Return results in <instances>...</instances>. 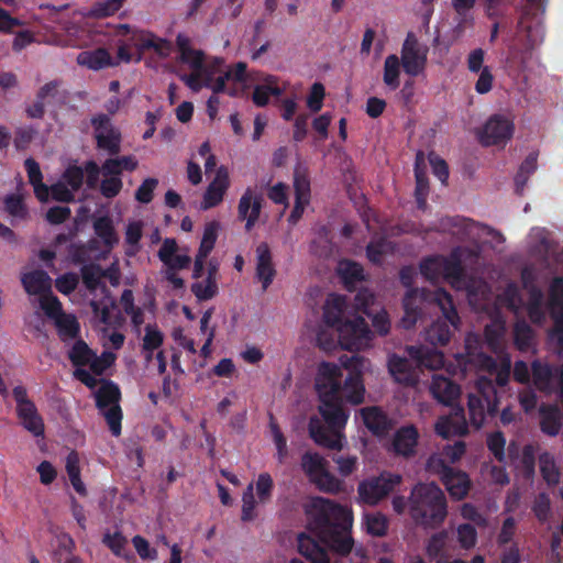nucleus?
Wrapping results in <instances>:
<instances>
[{
    "label": "nucleus",
    "mask_w": 563,
    "mask_h": 563,
    "mask_svg": "<svg viewBox=\"0 0 563 563\" xmlns=\"http://www.w3.org/2000/svg\"><path fill=\"white\" fill-rule=\"evenodd\" d=\"M368 361L361 355H352L343 361L349 371L342 383V371L334 363L321 362L318 366L314 387L319 396V417H311L308 423L310 438L319 446L341 450L350 410L345 402L360 405L364 401L365 387L363 369Z\"/></svg>",
    "instance_id": "f257e3e1"
},
{
    "label": "nucleus",
    "mask_w": 563,
    "mask_h": 563,
    "mask_svg": "<svg viewBox=\"0 0 563 563\" xmlns=\"http://www.w3.org/2000/svg\"><path fill=\"white\" fill-rule=\"evenodd\" d=\"M308 528L317 539L301 533L298 551L311 563H341L354 548L353 511L324 497H312L305 505Z\"/></svg>",
    "instance_id": "f03ea898"
},
{
    "label": "nucleus",
    "mask_w": 563,
    "mask_h": 563,
    "mask_svg": "<svg viewBox=\"0 0 563 563\" xmlns=\"http://www.w3.org/2000/svg\"><path fill=\"white\" fill-rule=\"evenodd\" d=\"M346 299L342 295L330 294L323 306L322 320L338 332V342L347 351H360L369 345L373 339L367 322L362 316L344 319Z\"/></svg>",
    "instance_id": "7ed1b4c3"
},
{
    "label": "nucleus",
    "mask_w": 563,
    "mask_h": 563,
    "mask_svg": "<svg viewBox=\"0 0 563 563\" xmlns=\"http://www.w3.org/2000/svg\"><path fill=\"white\" fill-rule=\"evenodd\" d=\"M408 504L412 520L424 528L440 527L448 516L446 497L434 483L415 485Z\"/></svg>",
    "instance_id": "20e7f679"
},
{
    "label": "nucleus",
    "mask_w": 563,
    "mask_h": 563,
    "mask_svg": "<svg viewBox=\"0 0 563 563\" xmlns=\"http://www.w3.org/2000/svg\"><path fill=\"white\" fill-rule=\"evenodd\" d=\"M432 300L440 308L442 316L426 330V341L432 346H444L450 342L453 332L459 330L461 319L451 294L443 288L433 292Z\"/></svg>",
    "instance_id": "39448f33"
},
{
    "label": "nucleus",
    "mask_w": 563,
    "mask_h": 563,
    "mask_svg": "<svg viewBox=\"0 0 563 563\" xmlns=\"http://www.w3.org/2000/svg\"><path fill=\"white\" fill-rule=\"evenodd\" d=\"M420 273L431 283L440 279L452 284L460 283L464 276L460 249H454L449 256L432 255L423 258L420 263Z\"/></svg>",
    "instance_id": "423d86ee"
},
{
    "label": "nucleus",
    "mask_w": 563,
    "mask_h": 563,
    "mask_svg": "<svg viewBox=\"0 0 563 563\" xmlns=\"http://www.w3.org/2000/svg\"><path fill=\"white\" fill-rule=\"evenodd\" d=\"M476 394L468 395V415L471 424L479 429L486 416L495 417L498 412V396L492 379L479 377L476 382Z\"/></svg>",
    "instance_id": "0eeeda50"
},
{
    "label": "nucleus",
    "mask_w": 563,
    "mask_h": 563,
    "mask_svg": "<svg viewBox=\"0 0 563 563\" xmlns=\"http://www.w3.org/2000/svg\"><path fill=\"white\" fill-rule=\"evenodd\" d=\"M427 465L430 471L440 476L452 498L461 500L466 497L471 488V481L465 472L454 470L437 455L430 456Z\"/></svg>",
    "instance_id": "6e6552de"
},
{
    "label": "nucleus",
    "mask_w": 563,
    "mask_h": 563,
    "mask_svg": "<svg viewBox=\"0 0 563 563\" xmlns=\"http://www.w3.org/2000/svg\"><path fill=\"white\" fill-rule=\"evenodd\" d=\"M402 481L401 475L384 472L362 481L357 487L358 498L367 505H376L387 497Z\"/></svg>",
    "instance_id": "1a4fd4ad"
},
{
    "label": "nucleus",
    "mask_w": 563,
    "mask_h": 563,
    "mask_svg": "<svg viewBox=\"0 0 563 563\" xmlns=\"http://www.w3.org/2000/svg\"><path fill=\"white\" fill-rule=\"evenodd\" d=\"M455 362L463 375L470 372L497 369L496 361L483 352L478 340L471 335L465 339V351L455 355Z\"/></svg>",
    "instance_id": "9d476101"
},
{
    "label": "nucleus",
    "mask_w": 563,
    "mask_h": 563,
    "mask_svg": "<svg viewBox=\"0 0 563 563\" xmlns=\"http://www.w3.org/2000/svg\"><path fill=\"white\" fill-rule=\"evenodd\" d=\"M119 33L121 35H129L128 41L140 52L154 49L159 57L165 58L168 57L173 51L172 42L168 40L156 37L150 32L132 30L129 24H121L119 26Z\"/></svg>",
    "instance_id": "9b49d317"
},
{
    "label": "nucleus",
    "mask_w": 563,
    "mask_h": 563,
    "mask_svg": "<svg viewBox=\"0 0 563 563\" xmlns=\"http://www.w3.org/2000/svg\"><path fill=\"white\" fill-rule=\"evenodd\" d=\"M514 133V123L501 114L492 115L485 123L479 141L484 146L506 144Z\"/></svg>",
    "instance_id": "f8f14e48"
},
{
    "label": "nucleus",
    "mask_w": 563,
    "mask_h": 563,
    "mask_svg": "<svg viewBox=\"0 0 563 563\" xmlns=\"http://www.w3.org/2000/svg\"><path fill=\"white\" fill-rule=\"evenodd\" d=\"M399 59L405 73L411 77H416L424 70L427 54L420 49L418 40L412 33L407 35Z\"/></svg>",
    "instance_id": "ddd939ff"
},
{
    "label": "nucleus",
    "mask_w": 563,
    "mask_h": 563,
    "mask_svg": "<svg viewBox=\"0 0 563 563\" xmlns=\"http://www.w3.org/2000/svg\"><path fill=\"white\" fill-rule=\"evenodd\" d=\"M435 432L443 439L454 435H465L468 432L464 409L460 406L452 407L449 416L441 417L435 423Z\"/></svg>",
    "instance_id": "4468645a"
},
{
    "label": "nucleus",
    "mask_w": 563,
    "mask_h": 563,
    "mask_svg": "<svg viewBox=\"0 0 563 563\" xmlns=\"http://www.w3.org/2000/svg\"><path fill=\"white\" fill-rule=\"evenodd\" d=\"M360 415L364 426L376 437H385L394 428L393 419L377 406L364 407Z\"/></svg>",
    "instance_id": "2eb2a0df"
},
{
    "label": "nucleus",
    "mask_w": 563,
    "mask_h": 563,
    "mask_svg": "<svg viewBox=\"0 0 563 563\" xmlns=\"http://www.w3.org/2000/svg\"><path fill=\"white\" fill-rule=\"evenodd\" d=\"M229 187H230L229 172H228L227 167L220 166L217 169L216 177L208 185V187L203 194L201 209L208 210V209H211V208L218 206L223 200V197Z\"/></svg>",
    "instance_id": "dca6fc26"
},
{
    "label": "nucleus",
    "mask_w": 563,
    "mask_h": 563,
    "mask_svg": "<svg viewBox=\"0 0 563 563\" xmlns=\"http://www.w3.org/2000/svg\"><path fill=\"white\" fill-rule=\"evenodd\" d=\"M426 300V291L410 288L402 299L404 317L401 324L405 329H411L422 314L421 303Z\"/></svg>",
    "instance_id": "f3484780"
},
{
    "label": "nucleus",
    "mask_w": 563,
    "mask_h": 563,
    "mask_svg": "<svg viewBox=\"0 0 563 563\" xmlns=\"http://www.w3.org/2000/svg\"><path fill=\"white\" fill-rule=\"evenodd\" d=\"M412 360L393 354L388 358V371L394 379L406 386H413L418 382V373Z\"/></svg>",
    "instance_id": "a211bd4d"
},
{
    "label": "nucleus",
    "mask_w": 563,
    "mask_h": 563,
    "mask_svg": "<svg viewBox=\"0 0 563 563\" xmlns=\"http://www.w3.org/2000/svg\"><path fill=\"white\" fill-rule=\"evenodd\" d=\"M262 209V199L255 192L247 188L242 195L239 206L238 216L240 220H246L245 229L251 231L260 218Z\"/></svg>",
    "instance_id": "6ab92c4d"
},
{
    "label": "nucleus",
    "mask_w": 563,
    "mask_h": 563,
    "mask_svg": "<svg viewBox=\"0 0 563 563\" xmlns=\"http://www.w3.org/2000/svg\"><path fill=\"white\" fill-rule=\"evenodd\" d=\"M430 393L434 399L444 405H452L460 396V386L442 374H433Z\"/></svg>",
    "instance_id": "aec40b11"
},
{
    "label": "nucleus",
    "mask_w": 563,
    "mask_h": 563,
    "mask_svg": "<svg viewBox=\"0 0 563 563\" xmlns=\"http://www.w3.org/2000/svg\"><path fill=\"white\" fill-rule=\"evenodd\" d=\"M419 433L415 426L399 428L393 439V448L396 454L410 457L416 454Z\"/></svg>",
    "instance_id": "412c9836"
},
{
    "label": "nucleus",
    "mask_w": 563,
    "mask_h": 563,
    "mask_svg": "<svg viewBox=\"0 0 563 563\" xmlns=\"http://www.w3.org/2000/svg\"><path fill=\"white\" fill-rule=\"evenodd\" d=\"M407 353L415 362L417 368L438 369L444 363L442 352L427 346H408Z\"/></svg>",
    "instance_id": "4be33fe9"
},
{
    "label": "nucleus",
    "mask_w": 563,
    "mask_h": 563,
    "mask_svg": "<svg viewBox=\"0 0 563 563\" xmlns=\"http://www.w3.org/2000/svg\"><path fill=\"white\" fill-rule=\"evenodd\" d=\"M176 46L179 52V62L187 64L191 70L205 69V54L191 47V40L184 33L176 36Z\"/></svg>",
    "instance_id": "5701e85b"
},
{
    "label": "nucleus",
    "mask_w": 563,
    "mask_h": 563,
    "mask_svg": "<svg viewBox=\"0 0 563 563\" xmlns=\"http://www.w3.org/2000/svg\"><path fill=\"white\" fill-rule=\"evenodd\" d=\"M256 276L262 282L263 290H266L276 275L268 244L265 242L260 243L256 247Z\"/></svg>",
    "instance_id": "b1692460"
},
{
    "label": "nucleus",
    "mask_w": 563,
    "mask_h": 563,
    "mask_svg": "<svg viewBox=\"0 0 563 563\" xmlns=\"http://www.w3.org/2000/svg\"><path fill=\"white\" fill-rule=\"evenodd\" d=\"M540 430L549 435L556 437L562 428V412L556 405L542 404L539 408Z\"/></svg>",
    "instance_id": "393cba45"
},
{
    "label": "nucleus",
    "mask_w": 563,
    "mask_h": 563,
    "mask_svg": "<svg viewBox=\"0 0 563 563\" xmlns=\"http://www.w3.org/2000/svg\"><path fill=\"white\" fill-rule=\"evenodd\" d=\"M21 283L24 290L29 295H40L51 291L52 279L49 275L43 269H35L29 273H24L21 276Z\"/></svg>",
    "instance_id": "a878e982"
},
{
    "label": "nucleus",
    "mask_w": 563,
    "mask_h": 563,
    "mask_svg": "<svg viewBox=\"0 0 563 563\" xmlns=\"http://www.w3.org/2000/svg\"><path fill=\"white\" fill-rule=\"evenodd\" d=\"M16 416L21 426L29 431L33 437H44L45 424L42 416L38 413L35 405L24 408H16Z\"/></svg>",
    "instance_id": "bb28decb"
},
{
    "label": "nucleus",
    "mask_w": 563,
    "mask_h": 563,
    "mask_svg": "<svg viewBox=\"0 0 563 563\" xmlns=\"http://www.w3.org/2000/svg\"><path fill=\"white\" fill-rule=\"evenodd\" d=\"M555 369L548 363L533 361L531 364V374L536 388L544 394L553 391L552 380Z\"/></svg>",
    "instance_id": "cd10ccee"
},
{
    "label": "nucleus",
    "mask_w": 563,
    "mask_h": 563,
    "mask_svg": "<svg viewBox=\"0 0 563 563\" xmlns=\"http://www.w3.org/2000/svg\"><path fill=\"white\" fill-rule=\"evenodd\" d=\"M77 63L93 70H99L114 65L109 52L102 47L93 51L80 52L77 56Z\"/></svg>",
    "instance_id": "c85d7f7f"
},
{
    "label": "nucleus",
    "mask_w": 563,
    "mask_h": 563,
    "mask_svg": "<svg viewBox=\"0 0 563 563\" xmlns=\"http://www.w3.org/2000/svg\"><path fill=\"white\" fill-rule=\"evenodd\" d=\"M544 295L538 286H531L528 291L527 314L533 324L541 325L545 321L543 310Z\"/></svg>",
    "instance_id": "c756f323"
},
{
    "label": "nucleus",
    "mask_w": 563,
    "mask_h": 563,
    "mask_svg": "<svg viewBox=\"0 0 563 563\" xmlns=\"http://www.w3.org/2000/svg\"><path fill=\"white\" fill-rule=\"evenodd\" d=\"M96 406L100 411L114 405H119L121 391L119 386L112 380H103L102 385L96 391Z\"/></svg>",
    "instance_id": "7c9ffc66"
},
{
    "label": "nucleus",
    "mask_w": 563,
    "mask_h": 563,
    "mask_svg": "<svg viewBox=\"0 0 563 563\" xmlns=\"http://www.w3.org/2000/svg\"><path fill=\"white\" fill-rule=\"evenodd\" d=\"M93 231L108 249H112L119 242L113 227V221L109 216H101L97 218L93 221Z\"/></svg>",
    "instance_id": "2f4dec72"
},
{
    "label": "nucleus",
    "mask_w": 563,
    "mask_h": 563,
    "mask_svg": "<svg viewBox=\"0 0 563 563\" xmlns=\"http://www.w3.org/2000/svg\"><path fill=\"white\" fill-rule=\"evenodd\" d=\"M338 273L347 289H351L356 283L364 279L362 265L353 261H341Z\"/></svg>",
    "instance_id": "473e14b6"
},
{
    "label": "nucleus",
    "mask_w": 563,
    "mask_h": 563,
    "mask_svg": "<svg viewBox=\"0 0 563 563\" xmlns=\"http://www.w3.org/2000/svg\"><path fill=\"white\" fill-rule=\"evenodd\" d=\"M54 323L62 341L76 339L79 334L80 325L74 314L63 313Z\"/></svg>",
    "instance_id": "72a5a7b5"
},
{
    "label": "nucleus",
    "mask_w": 563,
    "mask_h": 563,
    "mask_svg": "<svg viewBox=\"0 0 563 563\" xmlns=\"http://www.w3.org/2000/svg\"><path fill=\"white\" fill-rule=\"evenodd\" d=\"M97 148L107 152L109 156H117L121 152L122 135L119 129H111L107 135H95Z\"/></svg>",
    "instance_id": "f704fd0d"
},
{
    "label": "nucleus",
    "mask_w": 563,
    "mask_h": 563,
    "mask_svg": "<svg viewBox=\"0 0 563 563\" xmlns=\"http://www.w3.org/2000/svg\"><path fill=\"white\" fill-rule=\"evenodd\" d=\"M400 59L395 54L385 58L383 81L390 90H396L400 85Z\"/></svg>",
    "instance_id": "c9c22d12"
},
{
    "label": "nucleus",
    "mask_w": 563,
    "mask_h": 563,
    "mask_svg": "<svg viewBox=\"0 0 563 563\" xmlns=\"http://www.w3.org/2000/svg\"><path fill=\"white\" fill-rule=\"evenodd\" d=\"M3 209L15 220H26L29 218V209L22 195H7L3 200Z\"/></svg>",
    "instance_id": "e433bc0d"
},
{
    "label": "nucleus",
    "mask_w": 563,
    "mask_h": 563,
    "mask_svg": "<svg viewBox=\"0 0 563 563\" xmlns=\"http://www.w3.org/2000/svg\"><path fill=\"white\" fill-rule=\"evenodd\" d=\"M301 468L309 481H312L327 468V461L319 453L306 452L301 456Z\"/></svg>",
    "instance_id": "4c0bfd02"
},
{
    "label": "nucleus",
    "mask_w": 563,
    "mask_h": 563,
    "mask_svg": "<svg viewBox=\"0 0 563 563\" xmlns=\"http://www.w3.org/2000/svg\"><path fill=\"white\" fill-rule=\"evenodd\" d=\"M310 482L314 484L320 492L328 494H339L343 490L344 486L343 482L331 474L328 468Z\"/></svg>",
    "instance_id": "58836bf2"
},
{
    "label": "nucleus",
    "mask_w": 563,
    "mask_h": 563,
    "mask_svg": "<svg viewBox=\"0 0 563 563\" xmlns=\"http://www.w3.org/2000/svg\"><path fill=\"white\" fill-rule=\"evenodd\" d=\"M126 0H101L95 2L89 9L88 15L96 19L108 18L115 14Z\"/></svg>",
    "instance_id": "ea45409f"
},
{
    "label": "nucleus",
    "mask_w": 563,
    "mask_h": 563,
    "mask_svg": "<svg viewBox=\"0 0 563 563\" xmlns=\"http://www.w3.org/2000/svg\"><path fill=\"white\" fill-rule=\"evenodd\" d=\"M82 283L89 291H95L102 277L106 276L104 271L99 264H86L80 269Z\"/></svg>",
    "instance_id": "a19ab883"
},
{
    "label": "nucleus",
    "mask_w": 563,
    "mask_h": 563,
    "mask_svg": "<svg viewBox=\"0 0 563 563\" xmlns=\"http://www.w3.org/2000/svg\"><path fill=\"white\" fill-rule=\"evenodd\" d=\"M536 169L537 154L530 153L521 163L515 177L516 190L518 194H521L523 191V188L529 179V176L533 174Z\"/></svg>",
    "instance_id": "79ce46f5"
},
{
    "label": "nucleus",
    "mask_w": 563,
    "mask_h": 563,
    "mask_svg": "<svg viewBox=\"0 0 563 563\" xmlns=\"http://www.w3.org/2000/svg\"><path fill=\"white\" fill-rule=\"evenodd\" d=\"M92 357L93 352L90 350L88 344L82 340L76 341L68 352V358L70 360L71 364L76 367H82L88 365Z\"/></svg>",
    "instance_id": "37998d69"
},
{
    "label": "nucleus",
    "mask_w": 563,
    "mask_h": 563,
    "mask_svg": "<svg viewBox=\"0 0 563 563\" xmlns=\"http://www.w3.org/2000/svg\"><path fill=\"white\" fill-rule=\"evenodd\" d=\"M545 308L563 309V277L555 276L549 284Z\"/></svg>",
    "instance_id": "c03bdc74"
},
{
    "label": "nucleus",
    "mask_w": 563,
    "mask_h": 563,
    "mask_svg": "<svg viewBox=\"0 0 563 563\" xmlns=\"http://www.w3.org/2000/svg\"><path fill=\"white\" fill-rule=\"evenodd\" d=\"M364 526L368 534L373 537H383L387 533L388 521L380 512L365 514Z\"/></svg>",
    "instance_id": "a18cd8bd"
},
{
    "label": "nucleus",
    "mask_w": 563,
    "mask_h": 563,
    "mask_svg": "<svg viewBox=\"0 0 563 563\" xmlns=\"http://www.w3.org/2000/svg\"><path fill=\"white\" fill-rule=\"evenodd\" d=\"M514 341L519 351H528L533 343V331L531 327L525 322H517L514 328Z\"/></svg>",
    "instance_id": "49530a36"
},
{
    "label": "nucleus",
    "mask_w": 563,
    "mask_h": 563,
    "mask_svg": "<svg viewBox=\"0 0 563 563\" xmlns=\"http://www.w3.org/2000/svg\"><path fill=\"white\" fill-rule=\"evenodd\" d=\"M102 543L110 549V551L119 558H128L125 548L128 539L120 531L113 533L106 532L102 538Z\"/></svg>",
    "instance_id": "de8ad7c7"
},
{
    "label": "nucleus",
    "mask_w": 563,
    "mask_h": 563,
    "mask_svg": "<svg viewBox=\"0 0 563 563\" xmlns=\"http://www.w3.org/2000/svg\"><path fill=\"white\" fill-rule=\"evenodd\" d=\"M540 472L548 484H558L560 473L556 468L553 456L550 453H542L539 456Z\"/></svg>",
    "instance_id": "09e8293b"
},
{
    "label": "nucleus",
    "mask_w": 563,
    "mask_h": 563,
    "mask_svg": "<svg viewBox=\"0 0 563 563\" xmlns=\"http://www.w3.org/2000/svg\"><path fill=\"white\" fill-rule=\"evenodd\" d=\"M60 180L65 183L74 192H77L84 184V169L82 166L70 164L63 172Z\"/></svg>",
    "instance_id": "8fccbe9b"
},
{
    "label": "nucleus",
    "mask_w": 563,
    "mask_h": 563,
    "mask_svg": "<svg viewBox=\"0 0 563 563\" xmlns=\"http://www.w3.org/2000/svg\"><path fill=\"white\" fill-rule=\"evenodd\" d=\"M40 307L43 309L44 313L52 320H56L59 316L65 313L63 311V306L59 299L48 291L41 296L40 298Z\"/></svg>",
    "instance_id": "3c124183"
},
{
    "label": "nucleus",
    "mask_w": 563,
    "mask_h": 563,
    "mask_svg": "<svg viewBox=\"0 0 563 563\" xmlns=\"http://www.w3.org/2000/svg\"><path fill=\"white\" fill-rule=\"evenodd\" d=\"M100 412L104 417L112 435L119 437L122 430L121 422L123 418L120 405L111 406L109 408L103 409V411Z\"/></svg>",
    "instance_id": "603ef678"
},
{
    "label": "nucleus",
    "mask_w": 563,
    "mask_h": 563,
    "mask_svg": "<svg viewBox=\"0 0 563 563\" xmlns=\"http://www.w3.org/2000/svg\"><path fill=\"white\" fill-rule=\"evenodd\" d=\"M191 291L198 301L212 299L218 294L217 280L196 282L191 285Z\"/></svg>",
    "instance_id": "864d4df0"
},
{
    "label": "nucleus",
    "mask_w": 563,
    "mask_h": 563,
    "mask_svg": "<svg viewBox=\"0 0 563 563\" xmlns=\"http://www.w3.org/2000/svg\"><path fill=\"white\" fill-rule=\"evenodd\" d=\"M163 341L164 335L156 327L151 324L145 327V335L142 344L144 352H154L163 344Z\"/></svg>",
    "instance_id": "5fc2aeb1"
},
{
    "label": "nucleus",
    "mask_w": 563,
    "mask_h": 563,
    "mask_svg": "<svg viewBox=\"0 0 563 563\" xmlns=\"http://www.w3.org/2000/svg\"><path fill=\"white\" fill-rule=\"evenodd\" d=\"M282 89L277 86L257 85L252 95V100L257 107H265L271 96H280Z\"/></svg>",
    "instance_id": "6e6d98bb"
},
{
    "label": "nucleus",
    "mask_w": 563,
    "mask_h": 563,
    "mask_svg": "<svg viewBox=\"0 0 563 563\" xmlns=\"http://www.w3.org/2000/svg\"><path fill=\"white\" fill-rule=\"evenodd\" d=\"M457 541L460 545L470 550L475 547L477 542V531L471 523H462L457 527Z\"/></svg>",
    "instance_id": "4d7b16f0"
},
{
    "label": "nucleus",
    "mask_w": 563,
    "mask_h": 563,
    "mask_svg": "<svg viewBox=\"0 0 563 563\" xmlns=\"http://www.w3.org/2000/svg\"><path fill=\"white\" fill-rule=\"evenodd\" d=\"M506 439L501 431H495L487 438V448L498 462L505 461Z\"/></svg>",
    "instance_id": "13d9d810"
},
{
    "label": "nucleus",
    "mask_w": 563,
    "mask_h": 563,
    "mask_svg": "<svg viewBox=\"0 0 563 563\" xmlns=\"http://www.w3.org/2000/svg\"><path fill=\"white\" fill-rule=\"evenodd\" d=\"M332 460L338 465V471L343 477L350 476L357 468V457L355 455L334 454Z\"/></svg>",
    "instance_id": "bf43d9fd"
},
{
    "label": "nucleus",
    "mask_w": 563,
    "mask_h": 563,
    "mask_svg": "<svg viewBox=\"0 0 563 563\" xmlns=\"http://www.w3.org/2000/svg\"><path fill=\"white\" fill-rule=\"evenodd\" d=\"M209 75L207 67L205 69L192 70L190 74L179 76L180 80L192 91L198 92L205 87V79Z\"/></svg>",
    "instance_id": "052dcab7"
},
{
    "label": "nucleus",
    "mask_w": 563,
    "mask_h": 563,
    "mask_svg": "<svg viewBox=\"0 0 563 563\" xmlns=\"http://www.w3.org/2000/svg\"><path fill=\"white\" fill-rule=\"evenodd\" d=\"M532 511L540 522H547L550 517L551 501L545 493H540L533 503Z\"/></svg>",
    "instance_id": "680f3d73"
},
{
    "label": "nucleus",
    "mask_w": 563,
    "mask_h": 563,
    "mask_svg": "<svg viewBox=\"0 0 563 563\" xmlns=\"http://www.w3.org/2000/svg\"><path fill=\"white\" fill-rule=\"evenodd\" d=\"M37 131L36 129L32 126H21L18 128L14 132V139L13 144L16 150L23 151L26 150L32 141L34 140V136L36 135Z\"/></svg>",
    "instance_id": "e2e57ef3"
},
{
    "label": "nucleus",
    "mask_w": 563,
    "mask_h": 563,
    "mask_svg": "<svg viewBox=\"0 0 563 563\" xmlns=\"http://www.w3.org/2000/svg\"><path fill=\"white\" fill-rule=\"evenodd\" d=\"M446 542V533L444 531L434 533L428 540L426 553L430 560H434L441 555Z\"/></svg>",
    "instance_id": "0e129e2a"
},
{
    "label": "nucleus",
    "mask_w": 563,
    "mask_h": 563,
    "mask_svg": "<svg viewBox=\"0 0 563 563\" xmlns=\"http://www.w3.org/2000/svg\"><path fill=\"white\" fill-rule=\"evenodd\" d=\"M122 187L121 177H104L100 183L99 190L104 198L112 199L121 192Z\"/></svg>",
    "instance_id": "69168bd1"
},
{
    "label": "nucleus",
    "mask_w": 563,
    "mask_h": 563,
    "mask_svg": "<svg viewBox=\"0 0 563 563\" xmlns=\"http://www.w3.org/2000/svg\"><path fill=\"white\" fill-rule=\"evenodd\" d=\"M548 312L553 321V325L548 333L549 338L555 342H563V309H551Z\"/></svg>",
    "instance_id": "338daca9"
},
{
    "label": "nucleus",
    "mask_w": 563,
    "mask_h": 563,
    "mask_svg": "<svg viewBox=\"0 0 563 563\" xmlns=\"http://www.w3.org/2000/svg\"><path fill=\"white\" fill-rule=\"evenodd\" d=\"M79 277L75 273H65L55 280L56 289L63 295H70L77 288Z\"/></svg>",
    "instance_id": "774afa93"
}]
</instances>
